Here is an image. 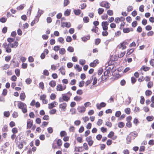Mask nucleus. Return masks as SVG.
<instances>
[{
	"label": "nucleus",
	"mask_w": 154,
	"mask_h": 154,
	"mask_svg": "<svg viewBox=\"0 0 154 154\" xmlns=\"http://www.w3.org/2000/svg\"><path fill=\"white\" fill-rule=\"evenodd\" d=\"M106 103L104 102H101L100 104H97L96 105L97 108L98 109H100L102 107H103L106 106Z\"/></svg>",
	"instance_id": "nucleus-11"
},
{
	"label": "nucleus",
	"mask_w": 154,
	"mask_h": 154,
	"mask_svg": "<svg viewBox=\"0 0 154 154\" xmlns=\"http://www.w3.org/2000/svg\"><path fill=\"white\" fill-rule=\"evenodd\" d=\"M109 23L107 21H103L101 25L104 31H106L108 29V25Z\"/></svg>",
	"instance_id": "nucleus-5"
},
{
	"label": "nucleus",
	"mask_w": 154,
	"mask_h": 154,
	"mask_svg": "<svg viewBox=\"0 0 154 154\" xmlns=\"http://www.w3.org/2000/svg\"><path fill=\"white\" fill-rule=\"evenodd\" d=\"M125 18L123 17H116L115 20V22L116 23H119V22H122L125 21Z\"/></svg>",
	"instance_id": "nucleus-8"
},
{
	"label": "nucleus",
	"mask_w": 154,
	"mask_h": 154,
	"mask_svg": "<svg viewBox=\"0 0 154 154\" xmlns=\"http://www.w3.org/2000/svg\"><path fill=\"white\" fill-rule=\"evenodd\" d=\"M43 13V11L42 10L40 9L39 8H38V11L37 12V15L36 16L35 18L36 19H38L39 20V19L41 15Z\"/></svg>",
	"instance_id": "nucleus-13"
},
{
	"label": "nucleus",
	"mask_w": 154,
	"mask_h": 154,
	"mask_svg": "<svg viewBox=\"0 0 154 154\" xmlns=\"http://www.w3.org/2000/svg\"><path fill=\"white\" fill-rule=\"evenodd\" d=\"M127 44V43L126 42H123L121 44L120 47H119V48H121L122 50H124L125 49L126 47V45Z\"/></svg>",
	"instance_id": "nucleus-14"
},
{
	"label": "nucleus",
	"mask_w": 154,
	"mask_h": 154,
	"mask_svg": "<svg viewBox=\"0 0 154 154\" xmlns=\"http://www.w3.org/2000/svg\"><path fill=\"white\" fill-rule=\"evenodd\" d=\"M10 45V43L7 44L6 42L3 44V46L5 48L6 52L8 53H11V47Z\"/></svg>",
	"instance_id": "nucleus-3"
},
{
	"label": "nucleus",
	"mask_w": 154,
	"mask_h": 154,
	"mask_svg": "<svg viewBox=\"0 0 154 154\" xmlns=\"http://www.w3.org/2000/svg\"><path fill=\"white\" fill-rule=\"evenodd\" d=\"M65 52L66 51L64 48H61L59 50V53L63 55L64 54Z\"/></svg>",
	"instance_id": "nucleus-23"
},
{
	"label": "nucleus",
	"mask_w": 154,
	"mask_h": 154,
	"mask_svg": "<svg viewBox=\"0 0 154 154\" xmlns=\"http://www.w3.org/2000/svg\"><path fill=\"white\" fill-rule=\"evenodd\" d=\"M15 73L17 76L19 77L20 75V70L19 69H17L15 70Z\"/></svg>",
	"instance_id": "nucleus-44"
},
{
	"label": "nucleus",
	"mask_w": 154,
	"mask_h": 154,
	"mask_svg": "<svg viewBox=\"0 0 154 154\" xmlns=\"http://www.w3.org/2000/svg\"><path fill=\"white\" fill-rule=\"evenodd\" d=\"M56 112V110L55 109H53L49 111V113L51 114H54Z\"/></svg>",
	"instance_id": "nucleus-64"
},
{
	"label": "nucleus",
	"mask_w": 154,
	"mask_h": 154,
	"mask_svg": "<svg viewBox=\"0 0 154 154\" xmlns=\"http://www.w3.org/2000/svg\"><path fill=\"white\" fill-rule=\"evenodd\" d=\"M61 26L63 27H67V28H69L71 26V24L69 22H62Z\"/></svg>",
	"instance_id": "nucleus-7"
},
{
	"label": "nucleus",
	"mask_w": 154,
	"mask_h": 154,
	"mask_svg": "<svg viewBox=\"0 0 154 154\" xmlns=\"http://www.w3.org/2000/svg\"><path fill=\"white\" fill-rule=\"evenodd\" d=\"M49 84L52 87L54 88L56 85V82L52 80L49 82Z\"/></svg>",
	"instance_id": "nucleus-20"
},
{
	"label": "nucleus",
	"mask_w": 154,
	"mask_h": 154,
	"mask_svg": "<svg viewBox=\"0 0 154 154\" xmlns=\"http://www.w3.org/2000/svg\"><path fill=\"white\" fill-rule=\"evenodd\" d=\"M43 74L45 75L48 76L49 75V73L47 70L45 69L43 71Z\"/></svg>",
	"instance_id": "nucleus-39"
},
{
	"label": "nucleus",
	"mask_w": 154,
	"mask_h": 154,
	"mask_svg": "<svg viewBox=\"0 0 154 154\" xmlns=\"http://www.w3.org/2000/svg\"><path fill=\"white\" fill-rule=\"evenodd\" d=\"M2 131L3 132H7L8 131V126L7 125H5L3 126L2 128Z\"/></svg>",
	"instance_id": "nucleus-43"
},
{
	"label": "nucleus",
	"mask_w": 154,
	"mask_h": 154,
	"mask_svg": "<svg viewBox=\"0 0 154 154\" xmlns=\"http://www.w3.org/2000/svg\"><path fill=\"white\" fill-rule=\"evenodd\" d=\"M131 136L129 134L128 135L126 138L127 143L129 144L131 143Z\"/></svg>",
	"instance_id": "nucleus-24"
},
{
	"label": "nucleus",
	"mask_w": 154,
	"mask_h": 154,
	"mask_svg": "<svg viewBox=\"0 0 154 154\" xmlns=\"http://www.w3.org/2000/svg\"><path fill=\"white\" fill-rule=\"evenodd\" d=\"M74 68L75 69H77L78 70L79 72L81 71L82 70V68L80 67L79 65H76L75 66H74Z\"/></svg>",
	"instance_id": "nucleus-49"
},
{
	"label": "nucleus",
	"mask_w": 154,
	"mask_h": 154,
	"mask_svg": "<svg viewBox=\"0 0 154 154\" xmlns=\"http://www.w3.org/2000/svg\"><path fill=\"white\" fill-rule=\"evenodd\" d=\"M154 118L153 116H148L146 117V119L148 121H151Z\"/></svg>",
	"instance_id": "nucleus-36"
},
{
	"label": "nucleus",
	"mask_w": 154,
	"mask_h": 154,
	"mask_svg": "<svg viewBox=\"0 0 154 154\" xmlns=\"http://www.w3.org/2000/svg\"><path fill=\"white\" fill-rule=\"evenodd\" d=\"M59 70L60 72L61 73V74L63 75H65V66H62L60 67Z\"/></svg>",
	"instance_id": "nucleus-17"
},
{
	"label": "nucleus",
	"mask_w": 154,
	"mask_h": 154,
	"mask_svg": "<svg viewBox=\"0 0 154 154\" xmlns=\"http://www.w3.org/2000/svg\"><path fill=\"white\" fill-rule=\"evenodd\" d=\"M46 95L43 94L40 97V100H43L46 99Z\"/></svg>",
	"instance_id": "nucleus-63"
},
{
	"label": "nucleus",
	"mask_w": 154,
	"mask_h": 154,
	"mask_svg": "<svg viewBox=\"0 0 154 154\" xmlns=\"http://www.w3.org/2000/svg\"><path fill=\"white\" fill-rule=\"evenodd\" d=\"M110 70H106L104 73V76H108V74L110 73Z\"/></svg>",
	"instance_id": "nucleus-41"
},
{
	"label": "nucleus",
	"mask_w": 154,
	"mask_h": 154,
	"mask_svg": "<svg viewBox=\"0 0 154 154\" xmlns=\"http://www.w3.org/2000/svg\"><path fill=\"white\" fill-rule=\"evenodd\" d=\"M66 106L67 104L66 103H63L59 105V108L63 109V111H65Z\"/></svg>",
	"instance_id": "nucleus-12"
},
{
	"label": "nucleus",
	"mask_w": 154,
	"mask_h": 154,
	"mask_svg": "<svg viewBox=\"0 0 154 154\" xmlns=\"http://www.w3.org/2000/svg\"><path fill=\"white\" fill-rule=\"evenodd\" d=\"M4 116L8 117L10 115V113L9 111H5L4 112Z\"/></svg>",
	"instance_id": "nucleus-47"
},
{
	"label": "nucleus",
	"mask_w": 154,
	"mask_h": 154,
	"mask_svg": "<svg viewBox=\"0 0 154 154\" xmlns=\"http://www.w3.org/2000/svg\"><path fill=\"white\" fill-rule=\"evenodd\" d=\"M33 122L32 121L29 120L27 121V128H30L32 126Z\"/></svg>",
	"instance_id": "nucleus-15"
},
{
	"label": "nucleus",
	"mask_w": 154,
	"mask_h": 154,
	"mask_svg": "<svg viewBox=\"0 0 154 154\" xmlns=\"http://www.w3.org/2000/svg\"><path fill=\"white\" fill-rule=\"evenodd\" d=\"M11 57L10 56H6L5 57V60L6 62H8L11 59Z\"/></svg>",
	"instance_id": "nucleus-59"
},
{
	"label": "nucleus",
	"mask_w": 154,
	"mask_h": 154,
	"mask_svg": "<svg viewBox=\"0 0 154 154\" xmlns=\"http://www.w3.org/2000/svg\"><path fill=\"white\" fill-rule=\"evenodd\" d=\"M81 10L80 9L75 10L74 11V13L76 15H79L81 13Z\"/></svg>",
	"instance_id": "nucleus-26"
},
{
	"label": "nucleus",
	"mask_w": 154,
	"mask_h": 154,
	"mask_svg": "<svg viewBox=\"0 0 154 154\" xmlns=\"http://www.w3.org/2000/svg\"><path fill=\"white\" fill-rule=\"evenodd\" d=\"M72 39L71 36H67L66 37V42H70L72 41Z\"/></svg>",
	"instance_id": "nucleus-60"
},
{
	"label": "nucleus",
	"mask_w": 154,
	"mask_h": 154,
	"mask_svg": "<svg viewBox=\"0 0 154 154\" xmlns=\"http://www.w3.org/2000/svg\"><path fill=\"white\" fill-rule=\"evenodd\" d=\"M74 125L76 126H78L81 124V121L79 120H77L75 121L74 122Z\"/></svg>",
	"instance_id": "nucleus-52"
},
{
	"label": "nucleus",
	"mask_w": 154,
	"mask_h": 154,
	"mask_svg": "<svg viewBox=\"0 0 154 154\" xmlns=\"http://www.w3.org/2000/svg\"><path fill=\"white\" fill-rule=\"evenodd\" d=\"M38 21V19H36L35 18L34 20L31 23V26H33L35 23H37Z\"/></svg>",
	"instance_id": "nucleus-30"
},
{
	"label": "nucleus",
	"mask_w": 154,
	"mask_h": 154,
	"mask_svg": "<svg viewBox=\"0 0 154 154\" xmlns=\"http://www.w3.org/2000/svg\"><path fill=\"white\" fill-rule=\"evenodd\" d=\"M125 112L126 114L129 115L130 113L131 109L130 108H127L125 109Z\"/></svg>",
	"instance_id": "nucleus-32"
},
{
	"label": "nucleus",
	"mask_w": 154,
	"mask_h": 154,
	"mask_svg": "<svg viewBox=\"0 0 154 154\" xmlns=\"http://www.w3.org/2000/svg\"><path fill=\"white\" fill-rule=\"evenodd\" d=\"M86 108L83 106H79L77 108L78 112L80 113H84L85 111Z\"/></svg>",
	"instance_id": "nucleus-9"
},
{
	"label": "nucleus",
	"mask_w": 154,
	"mask_h": 154,
	"mask_svg": "<svg viewBox=\"0 0 154 154\" xmlns=\"http://www.w3.org/2000/svg\"><path fill=\"white\" fill-rule=\"evenodd\" d=\"M32 82V80L30 78L26 79L25 80L26 83L28 85L30 84Z\"/></svg>",
	"instance_id": "nucleus-42"
},
{
	"label": "nucleus",
	"mask_w": 154,
	"mask_h": 154,
	"mask_svg": "<svg viewBox=\"0 0 154 154\" xmlns=\"http://www.w3.org/2000/svg\"><path fill=\"white\" fill-rule=\"evenodd\" d=\"M144 100H145V99H144V97L142 96H141L140 100V103L141 104H143L144 103Z\"/></svg>",
	"instance_id": "nucleus-55"
},
{
	"label": "nucleus",
	"mask_w": 154,
	"mask_h": 154,
	"mask_svg": "<svg viewBox=\"0 0 154 154\" xmlns=\"http://www.w3.org/2000/svg\"><path fill=\"white\" fill-rule=\"evenodd\" d=\"M62 141L60 139H59L57 140V144L58 146H61L62 145Z\"/></svg>",
	"instance_id": "nucleus-45"
},
{
	"label": "nucleus",
	"mask_w": 154,
	"mask_h": 154,
	"mask_svg": "<svg viewBox=\"0 0 154 154\" xmlns=\"http://www.w3.org/2000/svg\"><path fill=\"white\" fill-rule=\"evenodd\" d=\"M86 140L88 142V144L89 146H91L94 143V141L91 136H89L87 137L86 138Z\"/></svg>",
	"instance_id": "nucleus-4"
},
{
	"label": "nucleus",
	"mask_w": 154,
	"mask_h": 154,
	"mask_svg": "<svg viewBox=\"0 0 154 154\" xmlns=\"http://www.w3.org/2000/svg\"><path fill=\"white\" fill-rule=\"evenodd\" d=\"M10 67L9 65L8 64H6L4 65L2 67L3 70H6L9 68Z\"/></svg>",
	"instance_id": "nucleus-31"
},
{
	"label": "nucleus",
	"mask_w": 154,
	"mask_h": 154,
	"mask_svg": "<svg viewBox=\"0 0 154 154\" xmlns=\"http://www.w3.org/2000/svg\"><path fill=\"white\" fill-rule=\"evenodd\" d=\"M13 63H14L13 65L14 67L19 66V63L18 62H16L14 60H11V64Z\"/></svg>",
	"instance_id": "nucleus-25"
},
{
	"label": "nucleus",
	"mask_w": 154,
	"mask_h": 154,
	"mask_svg": "<svg viewBox=\"0 0 154 154\" xmlns=\"http://www.w3.org/2000/svg\"><path fill=\"white\" fill-rule=\"evenodd\" d=\"M104 11L103 9L102 8H99L98 9V13L100 15L102 14Z\"/></svg>",
	"instance_id": "nucleus-33"
},
{
	"label": "nucleus",
	"mask_w": 154,
	"mask_h": 154,
	"mask_svg": "<svg viewBox=\"0 0 154 154\" xmlns=\"http://www.w3.org/2000/svg\"><path fill=\"white\" fill-rule=\"evenodd\" d=\"M69 3V0H64L63 2V6L64 7L66 6Z\"/></svg>",
	"instance_id": "nucleus-34"
},
{
	"label": "nucleus",
	"mask_w": 154,
	"mask_h": 154,
	"mask_svg": "<svg viewBox=\"0 0 154 154\" xmlns=\"http://www.w3.org/2000/svg\"><path fill=\"white\" fill-rule=\"evenodd\" d=\"M74 48H73L71 46H69L67 48V51L69 52H72L74 51Z\"/></svg>",
	"instance_id": "nucleus-46"
},
{
	"label": "nucleus",
	"mask_w": 154,
	"mask_h": 154,
	"mask_svg": "<svg viewBox=\"0 0 154 154\" xmlns=\"http://www.w3.org/2000/svg\"><path fill=\"white\" fill-rule=\"evenodd\" d=\"M133 9V7L131 6H129L127 8V11L128 12H130L132 11Z\"/></svg>",
	"instance_id": "nucleus-38"
},
{
	"label": "nucleus",
	"mask_w": 154,
	"mask_h": 154,
	"mask_svg": "<svg viewBox=\"0 0 154 154\" xmlns=\"http://www.w3.org/2000/svg\"><path fill=\"white\" fill-rule=\"evenodd\" d=\"M26 96L25 93H21L20 95V98L21 100L23 101L25 98Z\"/></svg>",
	"instance_id": "nucleus-21"
},
{
	"label": "nucleus",
	"mask_w": 154,
	"mask_h": 154,
	"mask_svg": "<svg viewBox=\"0 0 154 154\" xmlns=\"http://www.w3.org/2000/svg\"><path fill=\"white\" fill-rule=\"evenodd\" d=\"M153 85V83L152 82L150 81L148 82L147 86L148 88H151Z\"/></svg>",
	"instance_id": "nucleus-28"
},
{
	"label": "nucleus",
	"mask_w": 154,
	"mask_h": 154,
	"mask_svg": "<svg viewBox=\"0 0 154 154\" xmlns=\"http://www.w3.org/2000/svg\"><path fill=\"white\" fill-rule=\"evenodd\" d=\"M152 91L149 90H146L145 92V94L147 96H149L152 94Z\"/></svg>",
	"instance_id": "nucleus-37"
},
{
	"label": "nucleus",
	"mask_w": 154,
	"mask_h": 154,
	"mask_svg": "<svg viewBox=\"0 0 154 154\" xmlns=\"http://www.w3.org/2000/svg\"><path fill=\"white\" fill-rule=\"evenodd\" d=\"M74 100L76 101H78L81 100L82 98L80 96H76L74 97Z\"/></svg>",
	"instance_id": "nucleus-27"
},
{
	"label": "nucleus",
	"mask_w": 154,
	"mask_h": 154,
	"mask_svg": "<svg viewBox=\"0 0 154 154\" xmlns=\"http://www.w3.org/2000/svg\"><path fill=\"white\" fill-rule=\"evenodd\" d=\"M71 11V10L70 9H67L64 13V15L66 16H69L70 14Z\"/></svg>",
	"instance_id": "nucleus-22"
},
{
	"label": "nucleus",
	"mask_w": 154,
	"mask_h": 154,
	"mask_svg": "<svg viewBox=\"0 0 154 154\" xmlns=\"http://www.w3.org/2000/svg\"><path fill=\"white\" fill-rule=\"evenodd\" d=\"M72 94L69 91L66 94H62V97H60L59 99V102L60 103L63 102V101L68 102Z\"/></svg>",
	"instance_id": "nucleus-1"
},
{
	"label": "nucleus",
	"mask_w": 154,
	"mask_h": 154,
	"mask_svg": "<svg viewBox=\"0 0 154 154\" xmlns=\"http://www.w3.org/2000/svg\"><path fill=\"white\" fill-rule=\"evenodd\" d=\"M121 115V112L120 111H116L115 113V116L117 117H118L120 116Z\"/></svg>",
	"instance_id": "nucleus-61"
},
{
	"label": "nucleus",
	"mask_w": 154,
	"mask_h": 154,
	"mask_svg": "<svg viewBox=\"0 0 154 154\" xmlns=\"http://www.w3.org/2000/svg\"><path fill=\"white\" fill-rule=\"evenodd\" d=\"M57 41L62 44H63L64 43V39L63 38L61 37L57 39Z\"/></svg>",
	"instance_id": "nucleus-29"
},
{
	"label": "nucleus",
	"mask_w": 154,
	"mask_h": 154,
	"mask_svg": "<svg viewBox=\"0 0 154 154\" xmlns=\"http://www.w3.org/2000/svg\"><path fill=\"white\" fill-rule=\"evenodd\" d=\"M90 35H88L87 36H84L81 38L82 41L84 42H86L90 38Z\"/></svg>",
	"instance_id": "nucleus-19"
},
{
	"label": "nucleus",
	"mask_w": 154,
	"mask_h": 154,
	"mask_svg": "<svg viewBox=\"0 0 154 154\" xmlns=\"http://www.w3.org/2000/svg\"><path fill=\"white\" fill-rule=\"evenodd\" d=\"M57 105V103L55 101H54L53 102L51 103L48 104V108L50 109H51L54 107L56 106Z\"/></svg>",
	"instance_id": "nucleus-10"
},
{
	"label": "nucleus",
	"mask_w": 154,
	"mask_h": 154,
	"mask_svg": "<svg viewBox=\"0 0 154 154\" xmlns=\"http://www.w3.org/2000/svg\"><path fill=\"white\" fill-rule=\"evenodd\" d=\"M66 135L67 134L66 131H61L60 133V136L62 137L66 136Z\"/></svg>",
	"instance_id": "nucleus-48"
},
{
	"label": "nucleus",
	"mask_w": 154,
	"mask_h": 154,
	"mask_svg": "<svg viewBox=\"0 0 154 154\" xmlns=\"http://www.w3.org/2000/svg\"><path fill=\"white\" fill-rule=\"evenodd\" d=\"M39 87L42 89L43 90L44 89V83L43 82H40L39 84Z\"/></svg>",
	"instance_id": "nucleus-56"
},
{
	"label": "nucleus",
	"mask_w": 154,
	"mask_h": 154,
	"mask_svg": "<svg viewBox=\"0 0 154 154\" xmlns=\"http://www.w3.org/2000/svg\"><path fill=\"white\" fill-rule=\"evenodd\" d=\"M132 31L133 29L132 28L130 29L129 28L123 29V32L124 33H128L130 31Z\"/></svg>",
	"instance_id": "nucleus-18"
},
{
	"label": "nucleus",
	"mask_w": 154,
	"mask_h": 154,
	"mask_svg": "<svg viewBox=\"0 0 154 154\" xmlns=\"http://www.w3.org/2000/svg\"><path fill=\"white\" fill-rule=\"evenodd\" d=\"M18 108L22 110L23 113H25L27 112V106L26 104L20 101L17 104Z\"/></svg>",
	"instance_id": "nucleus-2"
},
{
	"label": "nucleus",
	"mask_w": 154,
	"mask_h": 154,
	"mask_svg": "<svg viewBox=\"0 0 154 154\" xmlns=\"http://www.w3.org/2000/svg\"><path fill=\"white\" fill-rule=\"evenodd\" d=\"M134 51V49L132 48L129 50H128V51L127 53V55H129L132 53Z\"/></svg>",
	"instance_id": "nucleus-51"
},
{
	"label": "nucleus",
	"mask_w": 154,
	"mask_h": 154,
	"mask_svg": "<svg viewBox=\"0 0 154 154\" xmlns=\"http://www.w3.org/2000/svg\"><path fill=\"white\" fill-rule=\"evenodd\" d=\"M47 130L48 133L51 134L53 132V129L51 127H49L47 128Z\"/></svg>",
	"instance_id": "nucleus-58"
},
{
	"label": "nucleus",
	"mask_w": 154,
	"mask_h": 154,
	"mask_svg": "<svg viewBox=\"0 0 154 154\" xmlns=\"http://www.w3.org/2000/svg\"><path fill=\"white\" fill-rule=\"evenodd\" d=\"M83 20L85 23H87L89 21V18L88 17H85L83 18Z\"/></svg>",
	"instance_id": "nucleus-50"
},
{
	"label": "nucleus",
	"mask_w": 154,
	"mask_h": 154,
	"mask_svg": "<svg viewBox=\"0 0 154 154\" xmlns=\"http://www.w3.org/2000/svg\"><path fill=\"white\" fill-rule=\"evenodd\" d=\"M130 135L131 136H133L134 137H136L137 136L138 134L137 132H133L131 133Z\"/></svg>",
	"instance_id": "nucleus-53"
},
{
	"label": "nucleus",
	"mask_w": 154,
	"mask_h": 154,
	"mask_svg": "<svg viewBox=\"0 0 154 154\" xmlns=\"http://www.w3.org/2000/svg\"><path fill=\"white\" fill-rule=\"evenodd\" d=\"M10 45L11 46V48H16L18 45V43L17 42L15 41L13 43H9Z\"/></svg>",
	"instance_id": "nucleus-16"
},
{
	"label": "nucleus",
	"mask_w": 154,
	"mask_h": 154,
	"mask_svg": "<svg viewBox=\"0 0 154 154\" xmlns=\"http://www.w3.org/2000/svg\"><path fill=\"white\" fill-rule=\"evenodd\" d=\"M98 27L97 26H94L93 27V29H91V31L93 32H94L96 33H97L98 32Z\"/></svg>",
	"instance_id": "nucleus-40"
},
{
	"label": "nucleus",
	"mask_w": 154,
	"mask_h": 154,
	"mask_svg": "<svg viewBox=\"0 0 154 154\" xmlns=\"http://www.w3.org/2000/svg\"><path fill=\"white\" fill-rule=\"evenodd\" d=\"M141 69L145 71H146L149 70L150 69V68L148 67H145L143 66L142 67Z\"/></svg>",
	"instance_id": "nucleus-54"
},
{
	"label": "nucleus",
	"mask_w": 154,
	"mask_h": 154,
	"mask_svg": "<svg viewBox=\"0 0 154 154\" xmlns=\"http://www.w3.org/2000/svg\"><path fill=\"white\" fill-rule=\"evenodd\" d=\"M66 88V85H64L63 87L60 84H58L57 86V91H63Z\"/></svg>",
	"instance_id": "nucleus-6"
},
{
	"label": "nucleus",
	"mask_w": 154,
	"mask_h": 154,
	"mask_svg": "<svg viewBox=\"0 0 154 154\" xmlns=\"http://www.w3.org/2000/svg\"><path fill=\"white\" fill-rule=\"evenodd\" d=\"M7 20V19L5 17H3L0 19V21L2 23H5Z\"/></svg>",
	"instance_id": "nucleus-62"
},
{
	"label": "nucleus",
	"mask_w": 154,
	"mask_h": 154,
	"mask_svg": "<svg viewBox=\"0 0 154 154\" xmlns=\"http://www.w3.org/2000/svg\"><path fill=\"white\" fill-rule=\"evenodd\" d=\"M25 6V5L24 4H22L20 5L19 6H18L17 7V10H20L23 9L24 7Z\"/></svg>",
	"instance_id": "nucleus-35"
},
{
	"label": "nucleus",
	"mask_w": 154,
	"mask_h": 154,
	"mask_svg": "<svg viewBox=\"0 0 154 154\" xmlns=\"http://www.w3.org/2000/svg\"><path fill=\"white\" fill-rule=\"evenodd\" d=\"M56 95L54 94H52L50 97V99L52 100H54L56 98Z\"/></svg>",
	"instance_id": "nucleus-57"
}]
</instances>
